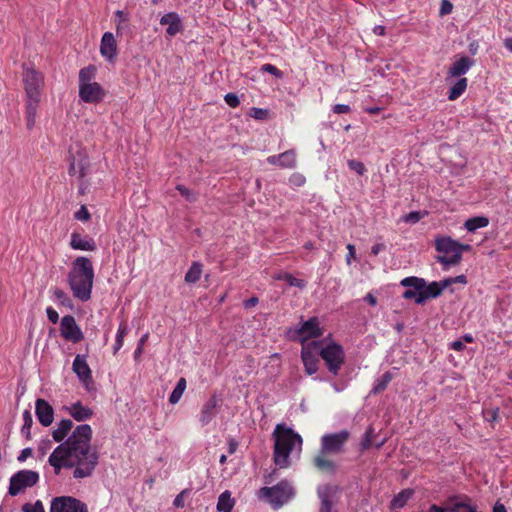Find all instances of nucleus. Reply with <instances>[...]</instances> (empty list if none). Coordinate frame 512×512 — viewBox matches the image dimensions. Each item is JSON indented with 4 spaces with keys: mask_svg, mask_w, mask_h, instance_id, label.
<instances>
[{
    "mask_svg": "<svg viewBox=\"0 0 512 512\" xmlns=\"http://www.w3.org/2000/svg\"><path fill=\"white\" fill-rule=\"evenodd\" d=\"M93 431L89 424L78 425L66 441L59 444L48 458L55 475H59L63 468H74L73 477L82 479L90 477L99 461V454L92 450Z\"/></svg>",
    "mask_w": 512,
    "mask_h": 512,
    "instance_id": "1",
    "label": "nucleus"
},
{
    "mask_svg": "<svg viewBox=\"0 0 512 512\" xmlns=\"http://www.w3.org/2000/svg\"><path fill=\"white\" fill-rule=\"evenodd\" d=\"M94 268L91 260L86 256H78L73 262L67 275V282L73 293V296L82 302L91 299Z\"/></svg>",
    "mask_w": 512,
    "mask_h": 512,
    "instance_id": "2",
    "label": "nucleus"
},
{
    "mask_svg": "<svg viewBox=\"0 0 512 512\" xmlns=\"http://www.w3.org/2000/svg\"><path fill=\"white\" fill-rule=\"evenodd\" d=\"M273 460L280 468H286L290 465V453L296 445L301 450L302 437L292 428L284 423L277 424L274 432Z\"/></svg>",
    "mask_w": 512,
    "mask_h": 512,
    "instance_id": "3",
    "label": "nucleus"
},
{
    "mask_svg": "<svg viewBox=\"0 0 512 512\" xmlns=\"http://www.w3.org/2000/svg\"><path fill=\"white\" fill-rule=\"evenodd\" d=\"M400 285L407 288L402 293V298L414 300L417 305H424L428 300L436 299L443 293L438 281L427 282L424 278L417 276L403 278Z\"/></svg>",
    "mask_w": 512,
    "mask_h": 512,
    "instance_id": "4",
    "label": "nucleus"
},
{
    "mask_svg": "<svg viewBox=\"0 0 512 512\" xmlns=\"http://www.w3.org/2000/svg\"><path fill=\"white\" fill-rule=\"evenodd\" d=\"M316 342H321L318 352L328 372L333 377L337 376L346 359L343 346L334 340L327 341V338L318 339Z\"/></svg>",
    "mask_w": 512,
    "mask_h": 512,
    "instance_id": "5",
    "label": "nucleus"
},
{
    "mask_svg": "<svg viewBox=\"0 0 512 512\" xmlns=\"http://www.w3.org/2000/svg\"><path fill=\"white\" fill-rule=\"evenodd\" d=\"M293 487L287 480H281L272 487H262L259 492V498H265L274 509H278L294 496Z\"/></svg>",
    "mask_w": 512,
    "mask_h": 512,
    "instance_id": "6",
    "label": "nucleus"
},
{
    "mask_svg": "<svg viewBox=\"0 0 512 512\" xmlns=\"http://www.w3.org/2000/svg\"><path fill=\"white\" fill-rule=\"evenodd\" d=\"M23 83L27 102L40 103L44 76L33 67L23 65Z\"/></svg>",
    "mask_w": 512,
    "mask_h": 512,
    "instance_id": "7",
    "label": "nucleus"
},
{
    "mask_svg": "<svg viewBox=\"0 0 512 512\" xmlns=\"http://www.w3.org/2000/svg\"><path fill=\"white\" fill-rule=\"evenodd\" d=\"M299 324L298 327L290 328L287 334L291 339H298L302 345L306 344L305 342L308 339L317 340V338L323 335V329L320 327L319 319L316 316L310 317L305 321L301 317Z\"/></svg>",
    "mask_w": 512,
    "mask_h": 512,
    "instance_id": "8",
    "label": "nucleus"
},
{
    "mask_svg": "<svg viewBox=\"0 0 512 512\" xmlns=\"http://www.w3.org/2000/svg\"><path fill=\"white\" fill-rule=\"evenodd\" d=\"M39 481V473L33 470H19L10 477L8 494L17 496L26 488L35 486Z\"/></svg>",
    "mask_w": 512,
    "mask_h": 512,
    "instance_id": "9",
    "label": "nucleus"
},
{
    "mask_svg": "<svg viewBox=\"0 0 512 512\" xmlns=\"http://www.w3.org/2000/svg\"><path fill=\"white\" fill-rule=\"evenodd\" d=\"M350 437L348 430H341L336 433L324 434L321 437L320 453L322 455H336L343 451V448Z\"/></svg>",
    "mask_w": 512,
    "mask_h": 512,
    "instance_id": "10",
    "label": "nucleus"
},
{
    "mask_svg": "<svg viewBox=\"0 0 512 512\" xmlns=\"http://www.w3.org/2000/svg\"><path fill=\"white\" fill-rule=\"evenodd\" d=\"M321 342L312 340L302 345L300 356L304 365V370L308 375H313L318 371L319 357L318 347Z\"/></svg>",
    "mask_w": 512,
    "mask_h": 512,
    "instance_id": "11",
    "label": "nucleus"
},
{
    "mask_svg": "<svg viewBox=\"0 0 512 512\" xmlns=\"http://www.w3.org/2000/svg\"><path fill=\"white\" fill-rule=\"evenodd\" d=\"M50 512H89L87 505L73 496H58L51 501Z\"/></svg>",
    "mask_w": 512,
    "mask_h": 512,
    "instance_id": "12",
    "label": "nucleus"
},
{
    "mask_svg": "<svg viewBox=\"0 0 512 512\" xmlns=\"http://www.w3.org/2000/svg\"><path fill=\"white\" fill-rule=\"evenodd\" d=\"M88 354H77L72 364V370L87 391L93 389L92 371L87 363Z\"/></svg>",
    "mask_w": 512,
    "mask_h": 512,
    "instance_id": "13",
    "label": "nucleus"
},
{
    "mask_svg": "<svg viewBox=\"0 0 512 512\" xmlns=\"http://www.w3.org/2000/svg\"><path fill=\"white\" fill-rule=\"evenodd\" d=\"M60 334L65 340L72 343H78L84 339V334L72 315H65L61 319Z\"/></svg>",
    "mask_w": 512,
    "mask_h": 512,
    "instance_id": "14",
    "label": "nucleus"
},
{
    "mask_svg": "<svg viewBox=\"0 0 512 512\" xmlns=\"http://www.w3.org/2000/svg\"><path fill=\"white\" fill-rule=\"evenodd\" d=\"M79 98L89 104H97L104 100L106 91L97 82L79 85Z\"/></svg>",
    "mask_w": 512,
    "mask_h": 512,
    "instance_id": "15",
    "label": "nucleus"
},
{
    "mask_svg": "<svg viewBox=\"0 0 512 512\" xmlns=\"http://www.w3.org/2000/svg\"><path fill=\"white\" fill-rule=\"evenodd\" d=\"M100 54L108 62L114 63L118 54L117 42L113 33L105 32L100 42Z\"/></svg>",
    "mask_w": 512,
    "mask_h": 512,
    "instance_id": "16",
    "label": "nucleus"
},
{
    "mask_svg": "<svg viewBox=\"0 0 512 512\" xmlns=\"http://www.w3.org/2000/svg\"><path fill=\"white\" fill-rule=\"evenodd\" d=\"M35 415L43 427H48L54 420V409L45 399L38 398L35 402Z\"/></svg>",
    "mask_w": 512,
    "mask_h": 512,
    "instance_id": "17",
    "label": "nucleus"
},
{
    "mask_svg": "<svg viewBox=\"0 0 512 512\" xmlns=\"http://www.w3.org/2000/svg\"><path fill=\"white\" fill-rule=\"evenodd\" d=\"M472 249V245L460 243L457 240L456 254L450 256H436L435 259L443 266L444 270H447L450 266H456L461 262L463 252H470Z\"/></svg>",
    "mask_w": 512,
    "mask_h": 512,
    "instance_id": "18",
    "label": "nucleus"
},
{
    "mask_svg": "<svg viewBox=\"0 0 512 512\" xmlns=\"http://www.w3.org/2000/svg\"><path fill=\"white\" fill-rule=\"evenodd\" d=\"M161 25H168L166 29L167 35L173 37L183 30L182 20L178 13L168 12L160 18Z\"/></svg>",
    "mask_w": 512,
    "mask_h": 512,
    "instance_id": "19",
    "label": "nucleus"
},
{
    "mask_svg": "<svg viewBox=\"0 0 512 512\" xmlns=\"http://www.w3.org/2000/svg\"><path fill=\"white\" fill-rule=\"evenodd\" d=\"M69 245L73 250L80 251H95L97 248L96 243L92 237L88 235L82 237L76 231L72 232Z\"/></svg>",
    "mask_w": 512,
    "mask_h": 512,
    "instance_id": "20",
    "label": "nucleus"
},
{
    "mask_svg": "<svg viewBox=\"0 0 512 512\" xmlns=\"http://www.w3.org/2000/svg\"><path fill=\"white\" fill-rule=\"evenodd\" d=\"M337 486L332 487L331 485H325L318 487L317 496L320 499L319 512H337L333 510L332 493L337 490Z\"/></svg>",
    "mask_w": 512,
    "mask_h": 512,
    "instance_id": "21",
    "label": "nucleus"
},
{
    "mask_svg": "<svg viewBox=\"0 0 512 512\" xmlns=\"http://www.w3.org/2000/svg\"><path fill=\"white\" fill-rule=\"evenodd\" d=\"M474 64V59L469 56L462 55L449 67L448 75L451 77L462 78V76L465 75Z\"/></svg>",
    "mask_w": 512,
    "mask_h": 512,
    "instance_id": "22",
    "label": "nucleus"
},
{
    "mask_svg": "<svg viewBox=\"0 0 512 512\" xmlns=\"http://www.w3.org/2000/svg\"><path fill=\"white\" fill-rule=\"evenodd\" d=\"M219 400L217 396L213 394L202 406L201 414L199 417V421L202 426L208 425L212 419L216 416V408L218 406Z\"/></svg>",
    "mask_w": 512,
    "mask_h": 512,
    "instance_id": "23",
    "label": "nucleus"
},
{
    "mask_svg": "<svg viewBox=\"0 0 512 512\" xmlns=\"http://www.w3.org/2000/svg\"><path fill=\"white\" fill-rule=\"evenodd\" d=\"M457 240L450 236H437L434 240L435 250L442 253V256L456 254Z\"/></svg>",
    "mask_w": 512,
    "mask_h": 512,
    "instance_id": "24",
    "label": "nucleus"
},
{
    "mask_svg": "<svg viewBox=\"0 0 512 512\" xmlns=\"http://www.w3.org/2000/svg\"><path fill=\"white\" fill-rule=\"evenodd\" d=\"M70 416L78 422L89 420L93 416V410L84 406L81 401L71 404L70 407H65Z\"/></svg>",
    "mask_w": 512,
    "mask_h": 512,
    "instance_id": "25",
    "label": "nucleus"
},
{
    "mask_svg": "<svg viewBox=\"0 0 512 512\" xmlns=\"http://www.w3.org/2000/svg\"><path fill=\"white\" fill-rule=\"evenodd\" d=\"M415 490L413 488L402 489L399 493L394 495L389 503L390 510L403 509L407 502L414 496Z\"/></svg>",
    "mask_w": 512,
    "mask_h": 512,
    "instance_id": "26",
    "label": "nucleus"
},
{
    "mask_svg": "<svg viewBox=\"0 0 512 512\" xmlns=\"http://www.w3.org/2000/svg\"><path fill=\"white\" fill-rule=\"evenodd\" d=\"M73 427V422L70 419H62L58 423V427L53 430L52 437L55 442L60 444L64 443L69 437L68 434Z\"/></svg>",
    "mask_w": 512,
    "mask_h": 512,
    "instance_id": "27",
    "label": "nucleus"
},
{
    "mask_svg": "<svg viewBox=\"0 0 512 512\" xmlns=\"http://www.w3.org/2000/svg\"><path fill=\"white\" fill-rule=\"evenodd\" d=\"M325 456L326 455H322V453L319 452V454L313 458V465L321 472L334 475L337 471V466L334 461L326 459Z\"/></svg>",
    "mask_w": 512,
    "mask_h": 512,
    "instance_id": "28",
    "label": "nucleus"
},
{
    "mask_svg": "<svg viewBox=\"0 0 512 512\" xmlns=\"http://www.w3.org/2000/svg\"><path fill=\"white\" fill-rule=\"evenodd\" d=\"M456 82L449 88L447 92V98L450 101L457 100L466 90L468 85V80L465 77L459 78Z\"/></svg>",
    "mask_w": 512,
    "mask_h": 512,
    "instance_id": "29",
    "label": "nucleus"
},
{
    "mask_svg": "<svg viewBox=\"0 0 512 512\" xmlns=\"http://www.w3.org/2000/svg\"><path fill=\"white\" fill-rule=\"evenodd\" d=\"M489 225V219L486 216H474L468 218L464 223V228L468 232H475L480 228H485Z\"/></svg>",
    "mask_w": 512,
    "mask_h": 512,
    "instance_id": "30",
    "label": "nucleus"
},
{
    "mask_svg": "<svg viewBox=\"0 0 512 512\" xmlns=\"http://www.w3.org/2000/svg\"><path fill=\"white\" fill-rule=\"evenodd\" d=\"M235 500L231 497V493L225 490L218 497L217 510L219 512H232Z\"/></svg>",
    "mask_w": 512,
    "mask_h": 512,
    "instance_id": "31",
    "label": "nucleus"
},
{
    "mask_svg": "<svg viewBox=\"0 0 512 512\" xmlns=\"http://www.w3.org/2000/svg\"><path fill=\"white\" fill-rule=\"evenodd\" d=\"M393 375L390 371H386L380 378L376 379L370 394L377 395L387 389Z\"/></svg>",
    "mask_w": 512,
    "mask_h": 512,
    "instance_id": "32",
    "label": "nucleus"
},
{
    "mask_svg": "<svg viewBox=\"0 0 512 512\" xmlns=\"http://www.w3.org/2000/svg\"><path fill=\"white\" fill-rule=\"evenodd\" d=\"M202 267L203 265L198 262L194 261L192 262L190 268L185 274V282L188 284H194L200 280L201 274H202Z\"/></svg>",
    "mask_w": 512,
    "mask_h": 512,
    "instance_id": "33",
    "label": "nucleus"
},
{
    "mask_svg": "<svg viewBox=\"0 0 512 512\" xmlns=\"http://www.w3.org/2000/svg\"><path fill=\"white\" fill-rule=\"evenodd\" d=\"M76 157L77 166L79 168V178L83 179L88 174L90 168V161L88 155L83 150H78Z\"/></svg>",
    "mask_w": 512,
    "mask_h": 512,
    "instance_id": "34",
    "label": "nucleus"
},
{
    "mask_svg": "<svg viewBox=\"0 0 512 512\" xmlns=\"http://www.w3.org/2000/svg\"><path fill=\"white\" fill-rule=\"evenodd\" d=\"M97 68L95 65L90 64L79 71V85L93 83L92 80L96 77Z\"/></svg>",
    "mask_w": 512,
    "mask_h": 512,
    "instance_id": "35",
    "label": "nucleus"
},
{
    "mask_svg": "<svg viewBox=\"0 0 512 512\" xmlns=\"http://www.w3.org/2000/svg\"><path fill=\"white\" fill-rule=\"evenodd\" d=\"M279 167L281 168H294L296 166V151L295 149H289L279 154Z\"/></svg>",
    "mask_w": 512,
    "mask_h": 512,
    "instance_id": "36",
    "label": "nucleus"
},
{
    "mask_svg": "<svg viewBox=\"0 0 512 512\" xmlns=\"http://www.w3.org/2000/svg\"><path fill=\"white\" fill-rule=\"evenodd\" d=\"M186 389V380L185 378H180L178 382L176 383V386L174 387L173 391L171 392L169 396V403L174 405L179 402L181 399L184 391Z\"/></svg>",
    "mask_w": 512,
    "mask_h": 512,
    "instance_id": "37",
    "label": "nucleus"
},
{
    "mask_svg": "<svg viewBox=\"0 0 512 512\" xmlns=\"http://www.w3.org/2000/svg\"><path fill=\"white\" fill-rule=\"evenodd\" d=\"M22 417L24 423L20 430L21 435L25 437L26 440H31V427L33 425V418L30 410H24Z\"/></svg>",
    "mask_w": 512,
    "mask_h": 512,
    "instance_id": "38",
    "label": "nucleus"
},
{
    "mask_svg": "<svg viewBox=\"0 0 512 512\" xmlns=\"http://www.w3.org/2000/svg\"><path fill=\"white\" fill-rule=\"evenodd\" d=\"M462 497H463V495H459V494L449 496L447 499V503H448L447 507H441L436 504H432L429 508V512H451L450 510L460 502V499Z\"/></svg>",
    "mask_w": 512,
    "mask_h": 512,
    "instance_id": "39",
    "label": "nucleus"
},
{
    "mask_svg": "<svg viewBox=\"0 0 512 512\" xmlns=\"http://www.w3.org/2000/svg\"><path fill=\"white\" fill-rule=\"evenodd\" d=\"M39 103L27 102L26 103V125L30 130L35 125V119L37 114V107Z\"/></svg>",
    "mask_w": 512,
    "mask_h": 512,
    "instance_id": "40",
    "label": "nucleus"
},
{
    "mask_svg": "<svg viewBox=\"0 0 512 512\" xmlns=\"http://www.w3.org/2000/svg\"><path fill=\"white\" fill-rule=\"evenodd\" d=\"M53 294H54V297L58 300L59 305L67 307L69 309H73V307H74L73 301L68 296V294L66 292H64L63 290H61L59 288H55Z\"/></svg>",
    "mask_w": 512,
    "mask_h": 512,
    "instance_id": "41",
    "label": "nucleus"
},
{
    "mask_svg": "<svg viewBox=\"0 0 512 512\" xmlns=\"http://www.w3.org/2000/svg\"><path fill=\"white\" fill-rule=\"evenodd\" d=\"M176 190L180 193V195L185 198L186 201L190 203H194L198 199V194L188 188H186L182 184H178L176 186Z\"/></svg>",
    "mask_w": 512,
    "mask_h": 512,
    "instance_id": "42",
    "label": "nucleus"
},
{
    "mask_svg": "<svg viewBox=\"0 0 512 512\" xmlns=\"http://www.w3.org/2000/svg\"><path fill=\"white\" fill-rule=\"evenodd\" d=\"M289 286L303 289L306 287L307 282L304 279L294 277L291 273H285L282 278Z\"/></svg>",
    "mask_w": 512,
    "mask_h": 512,
    "instance_id": "43",
    "label": "nucleus"
},
{
    "mask_svg": "<svg viewBox=\"0 0 512 512\" xmlns=\"http://www.w3.org/2000/svg\"><path fill=\"white\" fill-rule=\"evenodd\" d=\"M347 165L350 170L354 171L359 176L364 175L367 171L364 163L356 159L348 160Z\"/></svg>",
    "mask_w": 512,
    "mask_h": 512,
    "instance_id": "44",
    "label": "nucleus"
},
{
    "mask_svg": "<svg viewBox=\"0 0 512 512\" xmlns=\"http://www.w3.org/2000/svg\"><path fill=\"white\" fill-rule=\"evenodd\" d=\"M260 71L269 73L277 79H282L284 76V73L280 69L270 63L263 64L260 68Z\"/></svg>",
    "mask_w": 512,
    "mask_h": 512,
    "instance_id": "45",
    "label": "nucleus"
},
{
    "mask_svg": "<svg viewBox=\"0 0 512 512\" xmlns=\"http://www.w3.org/2000/svg\"><path fill=\"white\" fill-rule=\"evenodd\" d=\"M425 214V211H411L403 216V221L409 224H416L423 218Z\"/></svg>",
    "mask_w": 512,
    "mask_h": 512,
    "instance_id": "46",
    "label": "nucleus"
},
{
    "mask_svg": "<svg viewBox=\"0 0 512 512\" xmlns=\"http://www.w3.org/2000/svg\"><path fill=\"white\" fill-rule=\"evenodd\" d=\"M23 512H45L43 503L37 500L34 504L25 503L22 506Z\"/></svg>",
    "mask_w": 512,
    "mask_h": 512,
    "instance_id": "47",
    "label": "nucleus"
},
{
    "mask_svg": "<svg viewBox=\"0 0 512 512\" xmlns=\"http://www.w3.org/2000/svg\"><path fill=\"white\" fill-rule=\"evenodd\" d=\"M74 218L78 221L87 222L91 219V214L85 205H81L80 209L74 213Z\"/></svg>",
    "mask_w": 512,
    "mask_h": 512,
    "instance_id": "48",
    "label": "nucleus"
},
{
    "mask_svg": "<svg viewBox=\"0 0 512 512\" xmlns=\"http://www.w3.org/2000/svg\"><path fill=\"white\" fill-rule=\"evenodd\" d=\"M269 111L263 108L252 107L249 115L257 120H265L268 117Z\"/></svg>",
    "mask_w": 512,
    "mask_h": 512,
    "instance_id": "49",
    "label": "nucleus"
},
{
    "mask_svg": "<svg viewBox=\"0 0 512 512\" xmlns=\"http://www.w3.org/2000/svg\"><path fill=\"white\" fill-rule=\"evenodd\" d=\"M484 419L490 423H494L499 419V408H493L483 411Z\"/></svg>",
    "mask_w": 512,
    "mask_h": 512,
    "instance_id": "50",
    "label": "nucleus"
},
{
    "mask_svg": "<svg viewBox=\"0 0 512 512\" xmlns=\"http://www.w3.org/2000/svg\"><path fill=\"white\" fill-rule=\"evenodd\" d=\"M226 104L231 108H236L240 105L239 96L236 93L229 92L224 96Z\"/></svg>",
    "mask_w": 512,
    "mask_h": 512,
    "instance_id": "51",
    "label": "nucleus"
},
{
    "mask_svg": "<svg viewBox=\"0 0 512 512\" xmlns=\"http://www.w3.org/2000/svg\"><path fill=\"white\" fill-rule=\"evenodd\" d=\"M77 157L75 154H73L71 151H69L68 156V162H69V168H68V174L70 176H74L76 174V166H77Z\"/></svg>",
    "mask_w": 512,
    "mask_h": 512,
    "instance_id": "52",
    "label": "nucleus"
},
{
    "mask_svg": "<svg viewBox=\"0 0 512 512\" xmlns=\"http://www.w3.org/2000/svg\"><path fill=\"white\" fill-rule=\"evenodd\" d=\"M453 10V4L449 0H442L440 5L439 14L441 16L448 15Z\"/></svg>",
    "mask_w": 512,
    "mask_h": 512,
    "instance_id": "53",
    "label": "nucleus"
},
{
    "mask_svg": "<svg viewBox=\"0 0 512 512\" xmlns=\"http://www.w3.org/2000/svg\"><path fill=\"white\" fill-rule=\"evenodd\" d=\"M305 181V177L300 173H294L289 179V182L297 187L304 185Z\"/></svg>",
    "mask_w": 512,
    "mask_h": 512,
    "instance_id": "54",
    "label": "nucleus"
},
{
    "mask_svg": "<svg viewBox=\"0 0 512 512\" xmlns=\"http://www.w3.org/2000/svg\"><path fill=\"white\" fill-rule=\"evenodd\" d=\"M190 491L188 489L182 490L174 499L173 506L176 508L184 507V495L188 494Z\"/></svg>",
    "mask_w": 512,
    "mask_h": 512,
    "instance_id": "55",
    "label": "nucleus"
},
{
    "mask_svg": "<svg viewBox=\"0 0 512 512\" xmlns=\"http://www.w3.org/2000/svg\"><path fill=\"white\" fill-rule=\"evenodd\" d=\"M128 20H129L128 13H126L122 10H117L115 12V22H117V30H119V28H120V23L128 22Z\"/></svg>",
    "mask_w": 512,
    "mask_h": 512,
    "instance_id": "56",
    "label": "nucleus"
},
{
    "mask_svg": "<svg viewBox=\"0 0 512 512\" xmlns=\"http://www.w3.org/2000/svg\"><path fill=\"white\" fill-rule=\"evenodd\" d=\"M315 380H319V381H328V382H331V385L333 387V389L336 391V392H341L345 389V385L342 384H338L337 382L335 381H331V379L329 377H321V376H317L314 378Z\"/></svg>",
    "mask_w": 512,
    "mask_h": 512,
    "instance_id": "57",
    "label": "nucleus"
},
{
    "mask_svg": "<svg viewBox=\"0 0 512 512\" xmlns=\"http://www.w3.org/2000/svg\"><path fill=\"white\" fill-rule=\"evenodd\" d=\"M46 315H47L48 320L53 324H56L59 321L58 312L51 306L47 307Z\"/></svg>",
    "mask_w": 512,
    "mask_h": 512,
    "instance_id": "58",
    "label": "nucleus"
},
{
    "mask_svg": "<svg viewBox=\"0 0 512 512\" xmlns=\"http://www.w3.org/2000/svg\"><path fill=\"white\" fill-rule=\"evenodd\" d=\"M449 348L457 352H462L465 350L466 346L461 339H458L450 342Z\"/></svg>",
    "mask_w": 512,
    "mask_h": 512,
    "instance_id": "59",
    "label": "nucleus"
},
{
    "mask_svg": "<svg viewBox=\"0 0 512 512\" xmlns=\"http://www.w3.org/2000/svg\"><path fill=\"white\" fill-rule=\"evenodd\" d=\"M33 455V449L31 447L24 448L17 457L19 462H24L28 457Z\"/></svg>",
    "mask_w": 512,
    "mask_h": 512,
    "instance_id": "60",
    "label": "nucleus"
},
{
    "mask_svg": "<svg viewBox=\"0 0 512 512\" xmlns=\"http://www.w3.org/2000/svg\"><path fill=\"white\" fill-rule=\"evenodd\" d=\"M351 111V108L347 104H336L333 106V112L336 114H344Z\"/></svg>",
    "mask_w": 512,
    "mask_h": 512,
    "instance_id": "61",
    "label": "nucleus"
},
{
    "mask_svg": "<svg viewBox=\"0 0 512 512\" xmlns=\"http://www.w3.org/2000/svg\"><path fill=\"white\" fill-rule=\"evenodd\" d=\"M129 329H128V326L126 323H121L119 325V328H118V331H117V334H116V339H120V340H123L124 341V337L127 335Z\"/></svg>",
    "mask_w": 512,
    "mask_h": 512,
    "instance_id": "62",
    "label": "nucleus"
},
{
    "mask_svg": "<svg viewBox=\"0 0 512 512\" xmlns=\"http://www.w3.org/2000/svg\"><path fill=\"white\" fill-rule=\"evenodd\" d=\"M227 444H228V453L229 454H234L238 448V441L236 439H234L233 437H229L227 439Z\"/></svg>",
    "mask_w": 512,
    "mask_h": 512,
    "instance_id": "63",
    "label": "nucleus"
},
{
    "mask_svg": "<svg viewBox=\"0 0 512 512\" xmlns=\"http://www.w3.org/2000/svg\"><path fill=\"white\" fill-rule=\"evenodd\" d=\"M258 302H259L258 297L252 296V297H250V298H248V299L243 301V307L245 309H250V308L256 306L258 304Z\"/></svg>",
    "mask_w": 512,
    "mask_h": 512,
    "instance_id": "64",
    "label": "nucleus"
}]
</instances>
